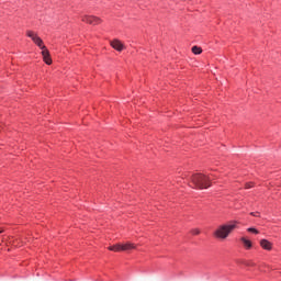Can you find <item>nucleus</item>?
Segmentation results:
<instances>
[{"instance_id": "7", "label": "nucleus", "mask_w": 281, "mask_h": 281, "mask_svg": "<svg viewBox=\"0 0 281 281\" xmlns=\"http://www.w3.org/2000/svg\"><path fill=\"white\" fill-rule=\"evenodd\" d=\"M260 247H262V249H266V251H271L273 244H271V241H269L267 239H261Z\"/></svg>"}, {"instance_id": "4", "label": "nucleus", "mask_w": 281, "mask_h": 281, "mask_svg": "<svg viewBox=\"0 0 281 281\" xmlns=\"http://www.w3.org/2000/svg\"><path fill=\"white\" fill-rule=\"evenodd\" d=\"M81 21L83 23H89V25H100V23H102V19L95 15H83L81 16Z\"/></svg>"}, {"instance_id": "2", "label": "nucleus", "mask_w": 281, "mask_h": 281, "mask_svg": "<svg viewBox=\"0 0 281 281\" xmlns=\"http://www.w3.org/2000/svg\"><path fill=\"white\" fill-rule=\"evenodd\" d=\"M236 227H238V222L232 221L228 224L221 225L214 232V236H216V238H221V240H225V238H227L229 234L236 229Z\"/></svg>"}, {"instance_id": "5", "label": "nucleus", "mask_w": 281, "mask_h": 281, "mask_svg": "<svg viewBox=\"0 0 281 281\" xmlns=\"http://www.w3.org/2000/svg\"><path fill=\"white\" fill-rule=\"evenodd\" d=\"M42 56L46 65H52V56L49 55V50L47 48L42 49Z\"/></svg>"}, {"instance_id": "8", "label": "nucleus", "mask_w": 281, "mask_h": 281, "mask_svg": "<svg viewBox=\"0 0 281 281\" xmlns=\"http://www.w3.org/2000/svg\"><path fill=\"white\" fill-rule=\"evenodd\" d=\"M131 249H137V246L133 243L121 244V251H131Z\"/></svg>"}, {"instance_id": "9", "label": "nucleus", "mask_w": 281, "mask_h": 281, "mask_svg": "<svg viewBox=\"0 0 281 281\" xmlns=\"http://www.w3.org/2000/svg\"><path fill=\"white\" fill-rule=\"evenodd\" d=\"M240 240H241L244 247H246V249H251V240H249L245 237H241Z\"/></svg>"}, {"instance_id": "1", "label": "nucleus", "mask_w": 281, "mask_h": 281, "mask_svg": "<svg viewBox=\"0 0 281 281\" xmlns=\"http://www.w3.org/2000/svg\"><path fill=\"white\" fill-rule=\"evenodd\" d=\"M189 186L194 190H207L212 187V180L203 173H194L190 178Z\"/></svg>"}, {"instance_id": "11", "label": "nucleus", "mask_w": 281, "mask_h": 281, "mask_svg": "<svg viewBox=\"0 0 281 281\" xmlns=\"http://www.w3.org/2000/svg\"><path fill=\"white\" fill-rule=\"evenodd\" d=\"M192 52L195 54V55H199V54H202L203 53V49L199 46H193L192 47Z\"/></svg>"}, {"instance_id": "15", "label": "nucleus", "mask_w": 281, "mask_h": 281, "mask_svg": "<svg viewBox=\"0 0 281 281\" xmlns=\"http://www.w3.org/2000/svg\"><path fill=\"white\" fill-rule=\"evenodd\" d=\"M250 216H260V213H258V212H256V213L251 212V213H250Z\"/></svg>"}, {"instance_id": "14", "label": "nucleus", "mask_w": 281, "mask_h": 281, "mask_svg": "<svg viewBox=\"0 0 281 281\" xmlns=\"http://www.w3.org/2000/svg\"><path fill=\"white\" fill-rule=\"evenodd\" d=\"M251 188H254V182H247V183L245 184V189H246V190H249V189H251Z\"/></svg>"}, {"instance_id": "10", "label": "nucleus", "mask_w": 281, "mask_h": 281, "mask_svg": "<svg viewBox=\"0 0 281 281\" xmlns=\"http://www.w3.org/2000/svg\"><path fill=\"white\" fill-rule=\"evenodd\" d=\"M109 251H122V244H116L114 246H110Z\"/></svg>"}, {"instance_id": "16", "label": "nucleus", "mask_w": 281, "mask_h": 281, "mask_svg": "<svg viewBox=\"0 0 281 281\" xmlns=\"http://www.w3.org/2000/svg\"><path fill=\"white\" fill-rule=\"evenodd\" d=\"M0 234H3V229H0Z\"/></svg>"}, {"instance_id": "6", "label": "nucleus", "mask_w": 281, "mask_h": 281, "mask_svg": "<svg viewBox=\"0 0 281 281\" xmlns=\"http://www.w3.org/2000/svg\"><path fill=\"white\" fill-rule=\"evenodd\" d=\"M111 47L116 49V52H122V49H124V44H122L120 40H114L111 42Z\"/></svg>"}, {"instance_id": "13", "label": "nucleus", "mask_w": 281, "mask_h": 281, "mask_svg": "<svg viewBox=\"0 0 281 281\" xmlns=\"http://www.w3.org/2000/svg\"><path fill=\"white\" fill-rule=\"evenodd\" d=\"M247 232H250V234H260V232H258V229H256L254 227L247 228Z\"/></svg>"}, {"instance_id": "12", "label": "nucleus", "mask_w": 281, "mask_h": 281, "mask_svg": "<svg viewBox=\"0 0 281 281\" xmlns=\"http://www.w3.org/2000/svg\"><path fill=\"white\" fill-rule=\"evenodd\" d=\"M191 234L193 236H199V234H201V231L199 228H193V229H191Z\"/></svg>"}, {"instance_id": "3", "label": "nucleus", "mask_w": 281, "mask_h": 281, "mask_svg": "<svg viewBox=\"0 0 281 281\" xmlns=\"http://www.w3.org/2000/svg\"><path fill=\"white\" fill-rule=\"evenodd\" d=\"M26 36H29V38H32L33 43H35V45H37V47H40V49L43 50V49L47 48L43 44V40L41 37H38V35L36 33H34V31H27Z\"/></svg>"}]
</instances>
